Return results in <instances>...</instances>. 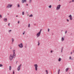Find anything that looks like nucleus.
Listing matches in <instances>:
<instances>
[{"label":"nucleus","mask_w":74,"mask_h":74,"mask_svg":"<svg viewBox=\"0 0 74 74\" xmlns=\"http://www.w3.org/2000/svg\"><path fill=\"white\" fill-rule=\"evenodd\" d=\"M63 51V47L62 48V50H61V51Z\"/></svg>","instance_id":"obj_37"},{"label":"nucleus","mask_w":74,"mask_h":74,"mask_svg":"<svg viewBox=\"0 0 74 74\" xmlns=\"http://www.w3.org/2000/svg\"><path fill=\"white\" fill-rule=\"evenodd\" d=\"M45 72L47 73V74H48V71H47V70H46Z\"/></svg>","instance_id":"obj_22"},{"label":"nucleus","mask_w":74,"mask_h":74,"mask_svg":"<svg viewBox=\"0 0 74 74\" xmlns=\"http://www.w3.org/2000/svg\"><path fill=\"white\" fill-rule=\"evenodd\" d=\"M34 66L35 67V69L36 71H37L38 70V65L37 64H34Z\"/></svg>","instance_id":"obj_3"},{"label":"nucleus","mask_w":74,"mask_h":74,"mask_svg":"<svg viewBox=\"0 0 74 74\" xmlns=\"http://www.w3.org/2000/svg\"><path fill=\"white\" fill-rule=\"evenodd\" d=\"M30 24H29L28 25V27H30Z\"/></svg>","instance_id":"obj_30"},{"label":"nucleus","mask_w":74,"mask_h":74,"mask_svg":"<svg viewBox=\"0 0 74 74\" xmlns=\"http://www.w3.org/2000/svg\"><path fill=\"white\" fill-rule=\"evenodd\" d=\"M9 70H10V71H11V66H9Z\"/></svg>","instance_id":"obj_13"},{"label":"nucleus","mask_w":74,"mask_h":74,"mask_svg":"<svg viewBox=\"0 0 74 74\" xmlns=\"http://www.w3.org/2000/svg\"><path fill=\"white\" fill-rule=\"evenodd\" d=\"M29 16V17H32L33 16V15L32 14H31Z\"/></svg>","instance_id":"obj_18"},{"label":"nucleus","mask_w":74,"mask_h":74,"mask_svg":"<svg viewBox=\"0 0 74 74\" xmlns=\"http://www.w3.org/2000/svg\"><path fill=\"white\" fill-rule=\"evenodd\" d=\"M14 71H13V74H14Z\"/></svg>","instance_id":"obj_35"},{"label":"nucleus","mask_w":74,"mask_h":74,"mask_svg":"<svg viewBox=\"0 0 74 74\" xmlns=\"http://www.w3.org/2000/svg\"><path fill=\"white\" fill-rule=\"evenodd\" d=\"M60 69H59L58 70V73H60Z\"/></svg>","instance_id":"obj_28"},{"label":"nucleus","mask_w":74,"mask_h":74,"mask_svg":"<svg viewBox=\"0 0 74 74\" xmlns=\"http://www.w3.org/2000/svg\"><path fill=\"white\" fill-rule=\"evenodd\" d=\"M40 45V43H39V42H38V45Z\"/></svg>","instance_id":"obj_27"},{"label":"nucleus","mask_w":74,"mask_h":74,"mask_svg":"<svg viewBox=\"0 0 74 74\" xmlns=\"http://www.w3.org/2000/svg\"><path fill=\"white\" fill-rule=\"evenodd\" d=\"M29 3H31L32 2V0H29Z\"/></svg>","instance_id":"obj_29"},{"label":"nucleus","mask_w":74,"mask_h":74,"mask_svg":"<svg viewBox=\"0 0 74 74\" xmlns=\"http://www.w3.org/2000/svg\"><path fill=\"white\" fill-rule=\"evenodd\" d=\"M58 61L59 62H60L61 61V58H59L58 59Z\"/></svg>","instance_id":"obj_16"},{"label":"nucleus","mask_w":74,"mask_h":74,"mask_svg":"<svg viewBox=\"0 0 74 74\" xmlns=\"http://www.w3.org/2000/svg\"><path fill=\"white\" fill-rule=\"evenodd\" d=\"M48 32H49V29L48 28Z\"/></svg>","instance_id":"obj_31"},{"label":"nucleus","mask_w":74,"mask_h":74,"mask_svg":"<svg viewBox=\"0 0 74 74\" xmlns=\"http://www.w3.org/2000/svg\"><path fill=\"white\" fill-rule=\"evenodd\" d=\"M73 53V52H71V55H72V53Z\"/></svg>","instance_id":"obj_38"},{"label":"nucleus","mask_w":74,"mask_h":74,"mask_svg":"<svg viewBox=\"0 0 74 74\" xmlns=\"http://www.w3.org/2000/svg\"><path fill=\"white\" fill-rule=\"evenodd\" d=\"M67 31H66L65 32V34H66V33H67Z\"/></svg>","instance_id":"obj_32"},{"label":"nucleus","mask_w":74,"mask_h":74,"mask_svg":"<svg viewBox=\"0 0 74 74\" xmlns=\"http://www.w3.org/2000/svg\"><path fill=\"white\" fill-rule=\"evenodd\" d=\"M11 31H12V30H9V32L10 33V32H11Z\"/></svg>","instance_id":"obj_24"},{"label":"nucleus","mask_w":74,"mask_h":74,"mask_svg":"<svg viewBox=\"0 0 74 74\" xmlns=\"http://www.w3.org/2000/svg\"><path fill=\"white\" fill-rule=\"evenodd\" d=\"M24 12H22V15H24Z\"/></svg>","instance_id":"obj_20"},{"label":"nucleus","mask_w":74,"mask_h":74,"mask_svg":"<svg viewBox=\"0 0 74 74\" xmlns=\"http://www.w3.org/2000/svg\"><path fill=\"white\" fill-rule=\"evenodd\" d=\"M3 21L4 22H7V18H5L3 19Z\"/></svg>","instance_id":"obj_10"},{"label":"nucleus","mask_w":74,"mask_h":74,"mask_svg":"<svg viewBox=\"0 0 74 74\" xmlns=\"http://www.w3.org/2000/svg\"><path fill=\"white\" fill-rule=\"evenodd\" d=\"M18 23H19V21H18Z\"/></svg>","instance_id":"obj_39"},{"label":"nucleus","mask_w":74,"mask_h":74,"mask_svg":"<svg viewBox=\"0 0 74 74\" xmlns=\"http://www.w3.org/2000/svg\"><path fill=\"white\" fill-rule=\"evenodd\" d=\"M12 42H14V39L12 38Z\"/></svg>","instance_id":"obj_19"},{"label":"nucleus","mask_w":74,"mask_h":74,"mask_svg":"<svg viewBox=\"0 0 74 74\" xmlns=\"http://www.w3.org/2000/svg\"><path fill=\"white\" fill-rule=\"evenodd\" d=\"M69 19L71 21H72L73 20V18L72 17V15L71 14H70L69 16Z\"/></svg>","instance_id":"obj_6"},{"label":"nucleus","mask_w":74,"mask_h":74,"mask_svg":"<svg viewBox=\"0 0 74 74\" xmlns=\"http://www.w3.org/2000/svg\"><path fill=\"white\" fill-rule=\"evenodd\" d=\"M59 1H60V0H59Z\"/></svg>","instance_id":"obj_48"},{"label":"nucleus","mask_w":74,"mask_h":74,"mask_svg":"<svg viewBox=\"0 0 74 74\" xmlns=\"http://www.w3.org/2000/svg\"><path fill=\"white\" fill-rule=\"evenodd\" d=\"M0 18H2V15H1V14H0Z\"/></svg>","instance_id":"obj_23"},{"label":"nucleus","mask_w":74,"mask_h":74,"mask_svg":"<svg viewBox=\"0 0 74 74\" xmlns=\"http://www.w3.org/2000/svg\"><path fill=\"white\" fill-rule=\"evenodd\" d=\"M61 52H62V51H61Z\"/></svg>","instance_id":"obj_46"},{"label":"nucleus","mask_w":74,"mask_h":74,"mask_svg":"<svg viewBox=\"0 0 74 74\" xmlns=\"http://www.w3.org/2000/svg\"><path fill=\"white\" fill-rule=\"evenodd\" d=\"M69 60H73V58H71V57L70 56L69 57Z\"/></svg>","instance_id":"obj_15"},{"label":"nucleus","mask_w":74,"mask_h":74,"mask_svg":"<svg viewBox=\"0 0 74 74\" xmlns=\"http://www.w3.org/2000/svg\"><path fill=\"white\" fill-rule=\"evenodd\" d=\"M41 29H40V31L38 33L36 34V37H38L40 36V35L41 34Z\"/></svg>","instance_id":"obj_2"},{"label":"nucleus","mask_w":74,"mask_h":74,"mask_svg":"<svg viewBox=\"0 0 74 74\" xmlns=\"http://www.w3.org/2000/svg\"><path fill=\"white\" fill-rule=\"evenodd\" d=\"M69 68H66V72H67V71H68V70H69Z\"/></svg>","instance_id":"obj_14"},{"label":"nucleus","mask_w":74,"mask_h":74,"mask_svg":"<svg viewBox=\"0 0 74 74\" xmlns=\"http://www.w3.org/2000/svg\"><path fill=\"white\" fill-rule=\"evenodd\" d=\"M58 74H59V73H58Z\"/></svg>","instance_id":"obj_47"},{"label":"nucleus","mask_w":74,"mask_h":74,"mask_svg":"<svg viewBox=\"0 0 74 74\" xmlns=\"http://www.w3.org/2000/svg\"><path fill=\"white\" fill-rule=\"evenodd\" d=\"M69 3H71V1H70L69 2Z\"/></svg>","instance_id":"obj_42"},{"label":"nucleus","mask_w":74,"mask_h":74,"mask_svg":"<svg viewBox=\"0 0 74 74\" xmlns=\"http://www.w3.org/2000/svg\"><path fill=\"white\" fill-rule=\"evenodd\" d=\"M25 31H24L23 32V35L25 34Z\"/></svg>","instance_id":"obj_21"},{"label":"nucleus","mask_w":74,"mask_h":74,"mask_svg":"<svg viewBox=\"0 0 74 74\" xmlns=\"http://www.w3.org/2000/svg\"><path fill=\"white\" fill-rule=\"evenodd\" d=\"M66 21L68 22H69V19H66Z\"/></svg>","instance_id":"obj_26"},{"label":"nucleus","mask_w":74,"mask_h":74,"mask_svg":"<svg viewBox=\"0 0 74 74\" xmlns=\"http://www.w3.org/2000/svg\"><path fill=\"white\" fill-rule=\"evenodd\" d=\"M12 52L13 53V55H14V56H16V54H15V50H13L12 51Z\"/></svg>","instance_id":"obj_9"},{"label":"nucleus","mask_w":74,"mask_h":74,"mask_svg":"<svg viewBox=\"0 0 74 74\" xmlns=\"http://www.w3.org/2000/svg\"><path fill=\"white\" fill-rule=\"evenodd\" d=\"M22 2L23 3H24V2L26 3V0H22Z\"/></svg>","instance_id":"obj_11"},{"label":"nucleus","mask_w":74,"mask_h":74,"mask_svg":"<svg viewBox=\"0 0 74 74\" xmlns=\"http://www.w3.org/2000/svg\"><path fill=\"white\" fill-rule=\"evenodd\" d=\"M64 40V38L63 37L62 38V41H63Z\"/></svg>","instance_id":"obj_12"},{"label":"nucleus","mask_w":74,"mask_h":74,"mask_svg":"<svg viewBox=\"0 0 74 74\" xmlns=\"http://www.w3.org/2000/svg\"><path fill=\"white\" fill-rule=\"evenodd\" d=\"M52 7V6L51 5H50L49 6V8H51Z\"/></svg>","instance_id":"obj_17"},{"label":"nucleus","mask_w":74,"mask_h":74,"mask_svg":"<svg viewBox=\"0 0 74 74\" xmlns=\"http://www.w3.org/2000/svg\"><path fill=\"white\" fill-rule=\"evenodd\" d=\"M74 0H72V2H74Z\"/></svg>","instance_id":"obj_36"},{"label":"nucleus","mask_w":74,"mask_h":74,"mask_svg":"<svg viewBox=\"0 0 74 74\" xmlns=\"http://www.w3.org/2000/svg\"><path fill=\"white\" fill-rule=\"evenodd\" d=\"M12 7V4H8L7 6L6 7V8H11Z\"/></svg>","instance_id":"obj_4"},{"label":"nucleus","mask_w":74,"mask_h":74,"mask_svg":"<svg viewBox=\"0 0 74 74\" xmlns=\"http://www.w3.org/2000/svg\"><path fill=\"white\" fill-rule=\"evenodd\" d=\"M12 49V47H10V49Z\"/></svg>","instance_id":"obj_41"},{"label":"nucleus","mask_w":74,"mask_h":74,"mask_svg":"<svg viewBox=\"0 0 74 74\" xmlns=\"http://www.w3.org/2000/svg\"><path fill=\"white\" fill-rule=\"evenodd\" d=\"M18 45L19 48H22L23 47V44L22 43H21L20 44H19Z\"/></svg>","instance_id":"obj_7"},{"label":"nucleus","mask_w":74,"mask_h":74,"mask_svg":"<svg viewBox=\"0 0 74 74\" xmlns=\"http://www.w3.org/2000/svg\"><path fill=\"white\" fill-rule=\"evenodd\" d=\"M52 52H53V51H50L51 53H52Z\"/></svg>","instance_id":"obj_34"},{"label":"nucleus","mask_w":74,"mask_h":74,"mask_svg":"<svg viewBox=\"0 0 74 74\" xmlns=\"http://www.w3.org/2000/svg\"><path fill=\"white\" fill-rule=\"evenodd\" d=\"M20 7V6L19 5V4H18V7Z\"/></svg>","instance_id":"obj_33"},{"label":"nucleus","mask_w":74,"mask_h":74,"mask_svg":"<svg viewBox=\"0 0 74 74\" xmlns=\"http://www.w3.org/2000/svg\"><path fill=\"white\" fill-rule=\"evenodd\" d=\"M21 64H20V65H19L18 68H17V70L18 71H19L20 70H21Z\"/></svg>","instance_id":"obj_8"},{"label":"nucleus","mask_w":74,"mask_h":74,"mask_svg":"<svg viewBox=\"0 0 74 74\" xmlns=\"http://www.w3.org/2000/svg\"><path fill=\"white\" fill-rule=\"evenodd\" d=\"M28 15H29L28 14Z\"/></svg>","instance_id":"obj_49"},{"label":"nucleus","mask_w":74,"mask_h":74,"mask_svg":"<svg viewBox=\"0 0 74 74\" xmlns=\"http://www.w3.org/2000/svg\"><path fill=\"white\" fill-rule=\"evenodd\" d=\"M8 25V26H10V23H9Z\"/></svg>","instance_id":"obj_40"},{"label":"nucleus","mask_w":74,"mask_h":74,"mask_svg":"<svg viewBox=\"0 0 74 74\" xmlns=\"http://www.w3.org/2000/svg\"><path fill=\"white\" fill-rule=\"evenodd\" d=\"M61 7V5L60 4L57 5L56 8V10H60Z\"/></svg>","instance_id":"obj_5"},{"label":"nucleus","mask_w":74,"mask_h":74,"mask_svg":"<svg viewBox=\"0 0 74 74\" xmlns=\"http://www.w3.org/2000/svg\"><path fill=\"white\" fill-rule=\"evenodd\" d=\"M73 52H74V50H73Z\"/></svg>","instance_id":"obj_44"},{"label":"nucleus","mask_w":74,"mask_h":74,"mask_svg":"<svg viewBox=\"0 0 74 74\" xmlns=\"http://www.w3.org/2000/svg\"><path fill=\"white\" fill-rule=\"evenodd\" d=\"M18 17V16H16V17Z\"/></svg>","instance_id":"obj_45"},{"label":"nucleus","mask_w":74,"mask_h":74,"mask_svg":"<svg viewBox=\"0 0 74 74\" xmlns=\"http://www.w3.org/2000/svg\"><path fill=\"white\" fill-rule=\"evenodd\" d=\"M27 5H28L27 4H26Z\"/></svg>","instance_id":"obj_43"},{"label":"nucleus","mask_w":74,"mask_h":74,"mask_svg":"<svg viewBox=\"0 0 74 74\" xmlns=\"http://www.w3.org/2000/svg\"><path fill=\"white\" fill-rule=\"evenodd\" d=\"M0 67H3V65L1 64H0Z\"/></svg>","instance_id":"obj_25"},{"label":"nucleus","mask_w":74,"mask_h":74,"mask_svg":"<svg viewBox=\"0 0 74 74\" xmlns=\"http://www.w3.org/2000/svg\"><path fill=\"white\" fill-rule=\"evenodd\" d=\"M15 56L13 55V54H12V55L11 54L9 56V59L10 60H12L13 58H15Z\"/></svg>","instance_id":"obj_1"}]
</instances>
